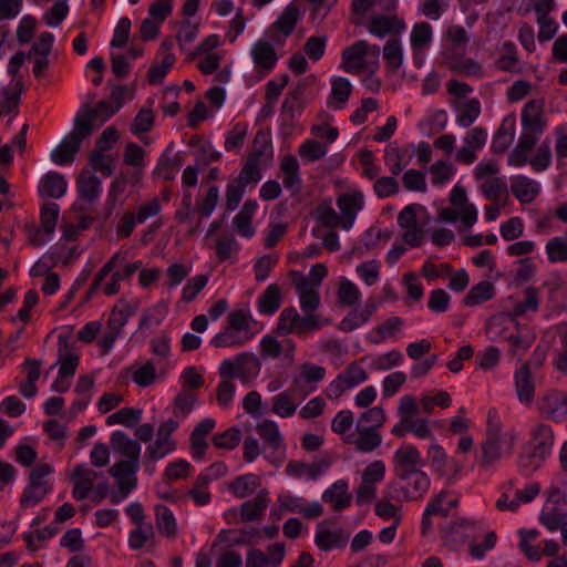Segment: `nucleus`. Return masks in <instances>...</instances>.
Returning a JSON list of instances; mask_svg holds the SVG:
<instances>
[{
    "mask_svg": "<svg viewBox=\"0 0 567 567\" xmlns=\"http://www.w3.org/2000/svg\"><path fill=\"white\" fill-rule=\"evenodd\" d=\"M89 136H91L90 127L82 123L80 117L74 118L72 132L63 138L55 150L52 151L51 159L58 165L72 163L76 153L80 151L82 141Z\"/></svg>",
    "mask_w": 567,
    "mask_h": 567,
    "instance_id": "1",
    "label": "nucleus"
},
{
    "mask_svg": "<svg viewBox=\"0 0 567 567\" xmlns=\"http://www.w3.org/2000/svg\"><path fill=\"white\" fill-rule=\"evenodd\" d=\"M267 152H271L270 141L265 133L259 131L254 137L252 151L248 154L247 162L235 181L245 187L249 184H257L261 178L258 164Z\"/></svg>",
    "mask_w": 567,
    "mask_h": 567,
    "instance_id": "2",
    "label": "nucleus"
},
{
    "mask_svg": "<svg viewBox=\"0 0 567 567\" xmlns=\"http://www.w3.org/2000/svg\"><path fill=\"white\" fill-rule=\"evenodd\" d=\"M402 481L406 482V485L401 486L398 483H391L388 486L389 498L398 502L419 499L423 497L431 485L429 475L422 470Z\"/></svg>",
    "mask_w": 567,
    "mask_h": 567,
    "instance_id": "3",
    "label": "nucleus"
},
{
    "mask_svg": "<svg viewBox=\"0 0 567 567\" xmlns=\"http://www.w3.org/2000/svg\"><path fill=\"white\" fill-rule=\"evenodd\" d=\"M259 369L260 362L258 358L252 352H243L233 360H224L218 368V373L221 379L238 378L245 382L251 374L257 373Z\"/></svg>",
    "mask_w": 567,
    "mask_h": 567,
    "instance_id": "4",
    "label": "nucleus"
},
{
    "mask_svg": "<svg viewBox=\"0 0 567 567\" xmlns=\"http://www.w3.org/2000/svg\"><path fill=\"white\" fill-rule=\"evenodd\" d=\"M178 427V423L172 419L162 423L157 430V437L153 444L146 447L144 458L146 463H154L176 449V443L171 434Z\"/></svg>",
    "mask_w": 567,
    "mask_h": 567,
    "instance_id": "5",
    "label": "nucleus"
},
{
    "mask_svg": "<svg viewBox=\"0 0 567 567\" xmlns=\"http://www.w3.org/2000/svg\"><path fill=\"white\" fill-rule=\"evenodd\" d=\"M423 465L421 454L414 445L401 447L393 455V471L399 480L409 478L421 471Z\"/></svg>",
    "mask_w": 567,
    "mask_h": 567,
    "instance_id": "6",
    "label": "nucleus"
},
{
    "mask_svg": "<svg viewBox=\"0 0 567 567\" xmlns=\"http://www.w3.org/2000/svg\"><path fill=\"white\" fill-rule=\"evenodd\" d=\"M59 213V205L55 203L50 202L42 206L40 227L31 234L29 239L32 246H42L49 240L50 235L55 229Z\"/></svg>",
    "mask_w": 567,
    "mask_h": 567,
    "instance_id": "7",
    "label": "nucleus"
},
{
    "mask_svg": "<svg viewBox=\"0 0 567 567\" xmlns=\"http://www.w3.org/2000/svg\"><path fill=\"white\" fill-rule=\"evenodd\" d=\"M485 440L498 446V449H503L505 452L512 453L517 440V433L515 429L504 431L498 417L495 414L489 413Z\"/></svg>",
    "mask_w": 567,
    "mask_h": 567,
    "instance_id": "8",
    "label": "nucleus"
},
{
    "mask_svg": "<svg viewBox=\"0 0 567 567\" xmlns=\"http://www.w3.org/2000/svg\"><path fill=\"white\" fill-rule=\"evenodd\" d=\"M138 468L140 462L121 460L109 470V473L116 480V484L123 493V497H126L128 493L136 487L137 478L135 474Z\"/></svg>",
    "mask_w": 567,
    "mask_h": 567,
    "instance_id": "9",
    "label": "nucleus"
},
{
    "mask_svg": "<svg viewBox=\"0 0 567 567\" xmlns=\"http://www.w3.org/2000/svg\"><path fill=\"white\" fill-rule=\"evenodd\" d=\"M369 53V44L359 40L342 51V69L348 73L359 74L369 68L364 59Z\"/></svg>",
    "mask_w": 567,
    "mask_h": 567,
    "instance_id": "10",
    "label": "nucleus"
},
{
    "mask_svg": "<svg viewBox=\"0 0 567 567\" xmlns=\"http://www.w3.org/2000/svg\"><path fill=\"white\" fill-rule=\"evenodd\" d=\"M297 292L300 298V307L303 313H313L320 305V296L318 290L312 287L309 280L297 270H290Z\"/></svg>",
    "mask_w": 567,
    "mask_h": 567,
    "instance_id": "11",
    "label": "nucleus"
},
{
    "mask_svg": "<svg viewBox=\"0 0 567 567\" xmlns=\"http://www.w3.org/2000/svg\"><path fill=\"white\" fill-rule=\"evenodd\" d=\"M427 457L433 470L440 477L447 480L454 478L460 472V465L454 458H449L444 449L439 444H433L427 451Z\"/></svg>",
    "mask_w": 567,
    "mask_h": 567,
    "instance_id": "12",
    "label": "nucleus"
},
{
    "mask_svg": "<svg viewBox=\"0 0 567 567\" xmlns=\"http://www.w3.org/2000/svg\"><path fill=\"white\" fill-rule=\"evenodd\" d=\"M116 112L117 110L111 104L110 101L103 100L100 101L93 109L89 104L83 105L76 114L75 118L80 117L82 120V123L86 124L90 127L92 134L94 130V121H100L101 123H104Z\"/></svg>",
    "mask_w": 567,
    "mask_h": 567,
    "instance_id": "13",
    "label": "nucleus"
},
{
    "mask_svg": "<svg viewBox=\"0 0 567 567\" xmlns=\"http://www.w3.org/2000/svg\"><path fill=\"white\" fill-rule=\"evenodd\" d=\"M330 465L331 458L329 456H323L311 464L291 461L286 466V473L290 476L301 477L307 475L310 480H317Z\"/></svg>",
    "mask_w": 567,
    "mask_h": 567,
    "instance_id": "14",
    "label": "nucleus"
},
{
    "mask_svg": "<svg viewBox=\"0 0 567 567\" xmlns=\"http://www.w3.org/2000/svg\"><path fill=\"white\" fill-rule=\"evenodd\" d=\"M337 205L342 214V228L348 230L352 227L357 213L363 206V196L360 193L342 194L338 197Z\"/></svg>",
    "mask_w": 567,
    "mask_h": 567,
    "instance_id": "15",
    "label": "nucleus"
},
{
    "mask_svg": "<svg viewBox=\"0 0 567 567\" xmlns=\"http://www.w3.org/2000/svg\"><path fill=\"white\" fill-rule=\"evenodd\" d=\"M348 488L347 481L339 480L322 493V501L331 504L337 512L343 511L350 506L352 499Z\"/></svg>",
    "mask_w": 567,
    "mask_h": 567,
    "instance_id": "16",
    "label": "nucleus"
},
{
    "mask_svg": "<svg viewBox=\"0 0 567 567\" xmlns=\"http://www.w3.org/2000/svg\"><path fill=\"white\" fill-rule=\"evenodd\" d=\"M110 443L112 449L126 460L140 462L141 444L123 431H114Z\"/></svg>",
    "mask_w": 567,
    "mask_h": 567,
    "instance_id": "17",
    "label": "nucleus"
},
{
    "mask_svg": "<svg viewBox=\"0 0 567 567\" xmlns=\"http://www.w3.org/2000/svg\"><path fill=\"white\" fill-rule=\"evenodd\" d=\"M543 104L539 101H528L522 111V125L525 132L542 134L545 122L542 117Z\"/></svg>",
    "mask_w": 567,
    "mask_h": 567,
    "instance_id": "18",
    "label": "nucleus"
},
{
    "mask_svg": "<svg viewBox=\"0 0 567 567\" xmlns=\"http://www.w3.org/2000/svg\"><path fill=\"white\" fill-rule=\"evenodd\" d=\"M539 190L537 182L526 176L518 175L511 179V192L523 204L532 203Z\"/></svg>",
    "mask_w": 567,
    "mask_h": 567,
    "instance_id": "19",
    "label": "nucleus"
},
{
    "mask_svg": "<svg viewBox=\"0 0 567 567\" xmlns=\"http://www.w3.org/2000/svg\"><path fill=\"white\" fill-rule=\"evenodd\" d=\"M251 56L256 68L266 72L271 71L278 60L274 47L265 40H259L255 43Z\"/></svg>",
    "mask_w": 567,
    "mask_h": 567,
    "instance_id": "20",
    "label": "nucleus"
},
{
    "mask_svg": "<svg viewBox=\"0 0 567 567\" xmlns=\"http://www.w3.org/2000/svg\"><path fill=\"white\" fill-rule=\"evenodd\" d=\"M427 423L426 419L405 417L401 419V421L393 426L391 432L398 437H402L411 432L420 439H430L432 437V432Z\"/></svg>",
    "mask_w": 567,
    "mask_h": 567,
    "instance_id": "21",
    "label": "nucleus"
},
{
    "mask_svg": "<svg viewBox=\"0 0 567 567\" xmlns=\"http://www.w3.org/2000/svg\"><path fill=\"white\" fill-rule=\"evenodd\" d=\"M66 186V181L62 174L49 172L40 182L39 194L41 197L60 198L64 195Z\"/></svg>",
    "mask_w": 567,
    "mask_h": 567,
    "instance_id": "22",
    "label": "nucleus"
},
{
    "mask_svg": "<svg viewBox=\"0 0 567 567\" xmlns=\"http://www.w3.org/2000/svg\"><path fill=\"white\" fill-rule=\"evenodd\" d=\"M349 533L338 528L334 530L319 529L315 537L316 545L324 551L342 548L349 540Z\"/></svg>",
    "mask_w": 567,
    "mask_h": 567,
    "instance_id": "23",
    "label": "nucleus"
},
{
    "mask_svg": "<svg viewBox=\"0 0 567 567\" xmlns=\"http://www.w3.org/2000/svg\"><path fill=\"white\" fill-rule=\"evenodd\" d=\"M68 337L60 336L59 337V377L60 378H71L75 374L76 368L79 365L80 358L75 353L68 352Z\"/></svg>",
    "mask_w": 567,
    "mask_h": 567,
    "instance_id": "24",
    "label": "nucleus"
},
{
    "mask_svg": "<svg viewBox=\"0 0 567 567\" xmlns=\"http://www.w3.org/2000/svg\"><path fill=\"white\" fill-rule=\"evenodd\" d=\"M548 456L544 452H538V450H534L526 444L518 455V467L525 475H530L542 467Z\"/></svg>",
    "mask_w": 567,
    "mask_h": 567,
    "instance_id": "25",
    "label": "nucleus"
},
{
    "mask_svg": "<svg viewBox=\"0 0 567 567\" xmlns=\"http://www.w3.org/2000/svg\"><path fill=\"white\" fill-rule=\"evenodd\" d=\"M515 385L519 401L529 403L534 398V381L527 363L515 372Z\"/></svg>",
    "mask_w": 567,
    "mask_h": 567,
    "instance_id": "26",
    "label": "nucleus"
},
{
    "mask_svg": "<svg viewBox=\"0 0 567 567\" xmlns=\"http://www.w3.org/2000/svg\"><path fill=\"white\" fill-rule=\"evenodd\" d=\"M282 172V182L287 189L299 192L301 187V178L299 175V163L293 155L284 157L280 164Z\"/></svg>",
    "mask_w": 567,
    "mask_h": 567,
    "instance_id": "27",
    "label": "nucleus"
},
{
    "mask_svg": "<svg viewBox=\"0 0 567 567\" xmlns=\"http://www.w3.org/2000/svg\"><path fill=\"white\" fill-rule=\"evenodd\" d=\"M532 437L527 445L538 452L549 455L554 445V433L550 426L546 424H537L530 433Z\"/></svg>",
    "mask_w": 567,
    "mask_h": 567,
    "instance_id": "28",
    "label": "nucleus"
},
{
    "mask_svg": "<svg viewBox=\"0 0 567 567\" xmlns=\"http://www.w3.org/2000/svg\"><path fill=\"white\" fill-rule=\"evenodd\" d=\"M76 187L80 196L87 202H94L101 193V181L97 176L91 175L87 171L80 174Z\"/></svg>",
    "mask_w": 567,
    "mask_h": 567,
    "instance_id": "29",
    "label": "nucleus"
},
{
    "mask_svg": "<svg viewBox=\"0 0 567 567\" xmlns=\"http://www.w3.org/2000/svg\"><path fill=\"white\" fill-rule=\"evenodd\" d=\"M495 296V287L491 281H481L474 285L463 299V302L467 307H475L482 305Z\"/></svg>",
    "mask_w": 567,
    "mask_h": 567,
    "instance_id": "30",
    "label": "nucleus"
},
{
    "mask_svg": "<svg viewBox=\"0 0 567 567\" xmlns=\"http://www.w3.org/2000/svg\"><path fill=\"white\" fill-rule=\"evenodd\" d=\"M282 296L277 284L269 285L258 300V310L266 316L274 315L281 306Z\"/></svg>",
    "mask_w": 567,
    "mask_h": 567,
    "instance_id": "31",
    "label": "nucleus"
},
{
    "mask_svg": "<svg viewBox=\"0 0 567 567\" xmlns=\"http://www.w3.org/2000/svg\"><path fill=\"white\" fill-rule=\"evenodd\" d=\"M268 492L266 489H261L254 501H247L240 506V518L244 522H251L259 516H261L262 512L268 507Z\"/></svg>",
    "mask_w": 567,
    "mask_h": 567,
    "instance_id": "32",
    "label": "nucleus"
},
{
    "mask_svg": "<svg viewBox=\"0 0 567 567\" xmlns=\"http://www.w3.org/2000/svg\"><path fill=\"white\" fill-rule=\"evenodd\" d=\"M252 338V334L244 336L243 333L233 330L230 327H226L221 332L217 333L210 343L215 348H230L243 346Z\"/></svg>",
    "mask_w": 567,
    "mask_h": 567,
    "instance_id": "33",
    "label": "nucleus"
},
{
    "mask_svg": "<svg viewBox=\"0 0 567 567\" xmlns=\"http://www.w3.org/2000/svg\"><path fill=\"white\" fill-rule=\"evenodd\" d=\"M172 146L169 145L158 159L154 174L163 177L165 181H172L175 177L174 168L182 165V156L178 154L171 155Z\"/></svg>",
    "mask_w": 567,
    "mask_h": 567,
    "instance_id": "34",
    "label": "nucleus"
},
{
    "mask_svg": "<svg viewBox=\"0 0 567 567\" xmlns=\"http://www.w3.org/2000/svg\"><path fill=\"white\" fill-rule=\"evenodd\" d=\"M524 300L517 302L512 311L514 317H523L528 311L536 312L539 308V288L534 286H527L524 289Z\"/></svg>",
    "mask_w": 567,
    "mask_h": 567,
    "instance_id": "35",
    "label": "nucleus"
},
{
    "mask_svg": "<svg viewBox=\"0 0 567 567\" xmlns=\"http://www.w3.org/2000/svg\"><path fill=\"white\" fill-rule=\"evenodd\" d=\"M457 112L456 122L463 127L471 126L481 114V104L478 100L471 99L466 102L458 103L455 106Z\"/></svg>",
    "mask_w": 567,
    "mask_h": 567,
    "instance_id": "36",
    "label": "nucleus"
},
{
    "mask_svg": "<svg viewBox=\"0 0 567 567\" xmlns=\"http://www.w3.org/2000/svg\"><path fill=\"white\" fill-rule=\"evenodd\" d=\"M509 452H505L503 449L492 444L487 440H484L481 444V456L478 458L480 466L489 471L501 461L503 455H509Z\"/></svg>",
    "mask_w": 567,
    "mask_h": 567,
    "instance_id": "37",
    "label": "nucleus"
},
{
    "mask_svg": "<svg viewBox=\"0 0 567 567\" xmlns=\"http://www.w3.org/2000/svg\"><path fill=\"white\" fill-rule=\"evenodd\" d=\"M358 452L368 453L378 449L382 443L381 434L373 427L357 424Z\"/></svg>",
    "mask_w": 567,
    "mask_h": 567,
    "instance_id": "38",
    "label": "nucleus"
},
{
    "mask_svg": "<svg viewBox=\"0 0 567 567\" xmlns=\"http://www.w3.org/2000/svg\"><path fill=\"white\" fill-rule=\"evenodd\" d=\"M134 313L135 308L130 303L122 301L120 306L116 305L113 307L107 321V328L121 334L122 328Z\"/></svg>",
    "mask_w": 567,
    "mask_h": 567,
    "instance_id": "39",
    "label": "nucleus"
},
{
    "mask_svg": "<svg viewBox=\"0 0 567 567\" xmlns=\"http://www.w3.org/2000/svg\"><path fill=\"white\" fill-rule=\"evenodd\" d=\"M298 19L299 9L291 3L285 8L271 27L278 29L285 37H288L293 32Z\"/></svg>",
    "mask_w": 567,
    "mask_h": 567,
    "instance_id": "40",
    "label": "nucleus"
},
{
    "mask_svg": "<svg viewBox=\"0 0 567 567\" xmlns=\"http://www.w3.org/2000/svg\"><path fill=\"white\" fill-rule=\"evenodd\" d=\"M260 485L259 477L255 474H246L237 477L229 484V489L238 498L252 494Z\"/></svg>",
    "mask_w": 567,
    "mask_h": 567,
    "instance_id": "41",
    "label": "nucleus"
},
{
    "mask_svg": "<svg viewBox=\"0 0 567 567\" xmlns=\"http://www.w3.org/2000/svg\"><path fill=\"white\" fill-rule=\"evenodd\" d=\"M142 417V410L134 408H123L106 419L107 425L122 424L126 427H134Z\"/></svg>",
    "mask_w": 567,
    "mask_h": 567,
    "instance_id": "42",
    "label": "nucleus"
},
{
    "mask_svg": "<svg viewBox=\"0 0 567 567\" xmlns=\"http://www.w3.org/2000/svg\"><path fill=\"white\" fill-rule=\"evenodd\" d=\"M256 430L264 442L271 449L277 450L282 444V436L278 425L271 420H265L257 424Z\"/></svg>",
    "mask_w": 567,
    "mask_h": 567,
    "instance_id": "43",
    "label": "nucleus"
},
{
    "mask_svg": "<svg viewBox=\"0 0 567 567\" xmlns=\"http://www.w3.org/2000/svg\"><path fill=\"white\" fill-rule=\"evenodd\" d=\"M155 512L157 529L167 537L175 536L176 520L172 511L164 505H157Z\"/></svg>",
    "mask_w": 567,
    "mask_h": 567,
    "instance_id": "44",
    "label": "nucleus"
},
{
    "mask_svg": "<svg viewBox=\"0 0 567 567\" xmlns=\"http://www.w3.org/2000/svg\"><path fill=\"white\" fill-rule=\"evenodd\" d=\"M297 403H295L292 393L286 390L272 399V412L280 417H288L297 411Z\"/></svg>",
    "mask_w": 567,
    "mask_h": 567,
    "instance_id": "45",
    "label": "nucleus"
},
{
    "mask_svg": "<svg viewBox=\"0 0 567 567\" xmlns=\"http://www.w3.org/2000/svg\"><path fill=\"white\" fill-rule=\"evenodd\" d=\"M299 321V313L296 308L287 307L279 316L276 332L280 336L296 333Z\"/></svg>",
    "mask_w": 567,
    "mask_h": 567,
    "instance_id": "46",
    "label": "nucleus"
},
{
    "mask_svg": "<svg viewBox=\"0 0 567 567\" xmlns=\"http://www.w3.org/2000/svg\"><path fill=\"white\" fill-rule=\"evenodd\" d=\"M352 92V85L346 78H334L331 84V96L334 100V109H342Z\"/></svg>",
    "mask_w": 567,
    "mask_h": 567,
    "instance_id": "47",
    "label": "nucleus"
},
{
    "mask_svg": "<svg viewBox=\"0 0 567 567\" xmlns=\"http://www.w3.org/2000/svg\"><path fill=\"white\" fill-rule=\"evenodd\" d=\"M155 534L151 525H137V527L130 532L128 545L132 549H141L146 544L154 545Z\"/></svg>",
    "mask_w": 567,
    "mask_h": 567,
    "instance_id": "48",
    "label": "nucleus"
},
{
    "mask_svg": "<svg viewBox=\"0 0 567 567\" xmlns=\"http://www.w3.org/2000/svg\"><path fill=\"white\" fill-rule=\"evenodd\" d=\"M482 193L488 200L499 202L508 196L507 185L499 177L486 179L482 184Z\"/></svg>",
    "mask_w": 567,
    "mask_h": 567,
    "instance_id": "49",
    "label": "nucleus"
},
{
    "mask_svg": "<svg viewBox=\"0 0 567 567\" xmlns=\"http://www.w3.org/2000/svg\"><path fill=\"white\" fill-rule=\"evenodd\" d=\"M316 218L324 227L336 228L342 225L341 217L331 206V200H323L317 206Z\"/></svg>",
    "mask_w": 567,
    "mask_h": 567,
    "instance_id": "50",
    "label": "nucleus"
},
{
    "mask_svg": "<svg viewBox=\"0 0 567 567\" xmlns=\"http://www.w3.org/2000/svg\"><path fill=\"white\" fill-rule=\"evenodd\" d=\"M48 492V485L29 482L21 495L20 504L24 508L34 506L44 498Z\"/></svg>",
    "mask_w": 567,
    "mask_h": 567,
    "instance_id": "51",
    "label": "nucleus"
},
{
    "mask_svg": "<svg viewBox=\"0 0 567 567\" xmlns=\"http://www.w3.org/2000/svg\"><path fill=\"white\" fill-rule=\"evenodd\" d=\"M154 112L152 109L143 107L138 111L131 124V132L135 135L147 133L154 125Z\"/></svg>",
    "mask_w": 567,
    "mask_h": 567,
    "instance_id": "52",
    "label": "nucleus"
},
{
    "mask_svg": "<svg viewBox=\"0 0 567 567\" xmlns=\"http://www.w3.org/2000/svg\"><path fill=\"white\" fill-rule=\"evenodd\" d=\"M127 185V178L124 175L117 176L111 184L109 192V199L106 203L107 216L112 214L116 204L123 205L124 200L121 199Z\"/></svg>",
    "mask_w": 567,
    "mask_h": 567,
    "instance_id": "53",
    "label": "nucleus"
},
{
    "mask_svg": "<svg viewBox=\"0 0 567 567\" xmlns=\"http://www.w3.org/2000/svg\"><path fill=\"white\" fill-rule=\"evenodd\" d=\"M567 239L554 237L546 244V252L550 262H567Z\"/></svg>",
    "mask_w": 567,
    "mask_h": 567,
    "instance_id": "54",
    "label": "nucleus"
},
{
    "mask_svg": "<svg viewBox=\"0 0 567 567\" xmlns=\"http://www.w3.org/2000/svg\"><path fill=\"white\" fill-rule=\"evenodd\" d=\"M300 156L308 162H316L321 159L327 154L324 144L316 140H307L299 148Z\"/></svg>",
    "mask_w": 567,
    "mask_h": 567,
    "instance_id": "55",
    "label": "nucleus"
},
{
    "mask_svg": "<svg viewBox=\"0 0 567 567\" xmlns=\"http://www.w3.org/2000/svg\"><path fill=\"white\" fill-rule=\"evenodd\" d=\"M339 377L344 381L349 389L364 382L368 379L365 370L357 361L351 362Z\"/></svg>",
    "mask_w": 567,
    "mask_h": 567,
    "instance_id": "56",
    "label": "nucleus"
},
{
    "mask_svg": "<svg viewBox=\"0 0 567 567\" xmlns=\"http://www.w3.org/2000/svg\"><path fill=\"white\" fill-rule=\"evenodd\" d=\"M175 62V56L172 53L165 55L161 64H154L147 72V80L151 84H159L166 76L169 69Z\"/></svg>",
    "mask_w": 567,
    "mask_h": 567,
    "instance_id": "57",
    "label": "nucleus"
},
{
    "mask_svg": "<svg viewBox=\"0 0 567 567\" xmlns=\"http://www.w3.org/2000/svg\"><path fill=\"white\" fill-rule=\"evenodd\" d=\"M432 40V28L427 22L416 23L411 32V45L414 49L427 47Z\"/></svg>",
    "mask_w": 567,
    "mask_h": 567,
    "instance_id": "58",
    "label": "nucleus"
},
{
    "mask_svg": "<svg viewBox=\"0 0 567 567\" xmlns=\"http://www.w3.org/2000/svg\"><path fill=\"white\" fill-rule=\"evenodd\" d=\"M240 443V431L230 427L213 437V444L218 449L234 450Z\"/></svg>",
    "mask_w": 567,
    "mask_h": 567,
    "instance_id": "59",
    "label": "nucleus"
},
{
    "mask_svg": "<svg viewBox=\"0 0 567 567\" xmlns=\"http://www.w3.org/2000/svg\"><path fill=\"white\" fill-rule=\"evenodd\" d=\"M247 125L236 124L231 131L228 132L224 147L226 151H238L243 147L247 136Z\"/></svg>",
    "mask_w": 567,
    "mask_h": 567,
    "instance_id": "60",
    "label": "nucleus"
},
{
    "mask_svg": "<svg viewBox=\"0 0 567 567\" xmlns=\"http://www.w3.org/2000/svg\"><path fill=\"white\" fill-rule=\"evenodd\" d=\"M249 316L241 309L239 310H235V311H231L229 315H228V327H230L233 330H236L240 333H243L244 336H247V334H252L254 336V332H251V328H250V322H249Z\"/></svg>",
    "mask_w": 567,
    "mask_h": 567,
    "instance_id": "61",
    "label": "nucleus"
},
{
    "mask_svg": "<svg viewBox=\"0 0 567 567\" xmlns=\"http://www.w3.org/2000/svg\"><path fill=\"white\" fill-rule=\"evenodd\" d=\"M238 244L233 235L220 236L216 240V257L219 261L229 259L238 250Z\"/></svg>",
    "mask_w": 567,
    "mask_h": 567,
    "instance_id": "62",
    "label": "nucleus"
},
{
    "mask_svg": "<svg viewBox=\"0 0 567 567\" xmlns=\"http://www.w3.org/2000/svg\"><path fill=\"white\" fill-rule=\"evenodd\" d=\"M383 56L393 69H399L402 64V50L400 40L390 39L383 48Z\"/></svg>",
    "mask_w": 567,
    "mask_h": 567,
    "instance_id": "63",
    "label": "nucleus"
},
{
    "mask_svg": "<svg viewBox=\"0 0 567 567\" xmlns=\"http://www.w3.org/2000/svg\"><path fill=\"white\" fill-rule=\"evenodd\" d=\"M104 151L93 150L90 155V163L92 167L101 172L104 176H111L114 172L113 159L103 154Z\"/></svg>",
    "mask_w": 567,
    "mask_h": 567,
    "instance_id": "64",
    "label": "nucleus"
}]
</instances>
